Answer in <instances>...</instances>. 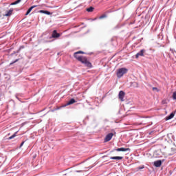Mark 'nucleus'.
<instances>
[{"label": "nucleus", "mask_w": 176, "mask_h": 176, "mask_svg": "<svg viewBox=\"0 0 176 176\" xmlns=\"http://www.w3.org/2000/svg\"><path fill=\"white\" fill-rule=\"evenodd\" d=\"M127 69L124 67H122L118 69L117 71V76L119 79L123 76L125 74H127Z\"/></svg>", "instance_id": "f257e3e1"}, {"label": "nucleus", "mask_w": 176, "mask_h": 176, "mask_svg": "<svg viewBox=\"0 0 176 176\" xmlns=\"http://www.w3.org/2000/svg\"><path fill=\"white\" fill-rule=\"evenodd\" d=\"M82 64H84L85 67H87L88 68H91L93 67L91 65V63L87 60V58L86 56H84L82 60H81Z\"/></svg>", "instance_id": "f03ea898"}, {"label": "nucleus", "mask_w": 176, "mask_h": 176, "mask_svg": "<svg viewBox=\"0 0 176 176\" xmlns=\"http://www.w3.org/2000/svg\"><path fill=\"white\" fill-rule=\"evenodd\" d=\"M113 151H116V152H130L131 149L130 148H115Z\"/></svg>", "instance_id": "7ed1b4c3"}, {"label": "nucleus", "mask_w": 176, "mask_h": 176, "mask_svg": "<svg viewBox=\"0 0 176 176\" xmlns=\"http://www.w3.org/2000/svg\"><path fill=\"white\" fill-rule=\"evenodd\" d=\"M60 36H61V35L57 32V30H54L50 39H52V38H60Z\"/></svg>", "instance_id": "20e7f679"}, {"label": "nucleus", "mask_w": 176, "mask_h": 176, "mask_svg": "<svg viewBox=\"0 0 176 176\" xmlns=\"http://www.w3.org/2000/svg\"><path fill=\"white\" fill-rule=\"evenodd\" d=\"M74 58H76L77 60H78V61H80V63L82 61V60H83V58L85 57V56H79V54L78 53H77V52H75L74 54Z\"/></svg>", "instance_id": "39448f33"}, {"label": "nucleus", "mask_w": 176, "mask_h": 176, "mask_svg": "<svg viewBox=\"0 0 176 176\" xmlns=\"http://www.w3.org/2000/svg\"><path fill=\"white\" fill-rule=\"evenodd\" d=\"M112 137H113V133H108L104 138V142H108L111 141V140H112Z\"/></svg>", "instance_id": "423d86ee"}, {"label": "nucleus", "mask_w": 176, "mask_h": 176, "mask_svg": "<svg viewBox=\"0 0 176 176\" xmlns=\"http://www.w3.org/2000/svg\"><path fill=\"white\" fill-rule=\"evenodd\" d=\"M75 102H76V100L74 98H72L63 107H68V105H72V104H75Z\"/></svg>", "instance_id": "0eeeda50"}, {"label": "nucleus", "mask_w": 176, "mask_h": 176, "mask_svg": "<svg viewBox=\"0 0 176 176\" xmlns=\"http://www.w3.org/2000/svg\"><path fill=\"white\" fill-rule=\"evenodd\" d=\"M124 94H125V93H124V91H120L119 92L118 97H119V98H120V100L121 101H124Z\"/></svg>", "instance_id": "6e6552de"}, {"label": "nucleus", "mask_w": 176, "mask_h": 176, "mask_svg": "<svg viewBox=\"0 0 176 176\" xmlns=\"http://www.w3.org/2000/svg\"><path fill=\"white\" fill-rule=\"evenodd\" d=\"M144 53H145V50H141L139 52H138L135 55V58H138V57L140 56L141 57L144 56Z\"/></svg>", "instance_id": "1a4fd4ad"}, {"label": "nucleus", "mask_w": 176, "mask_h": 176, "mask_svg": "<svg viewBox=\"0 0 176 176\" xmlns=\"http://www.w3.org/2000/svg\"><path fill=\"white\" fill-rule=\"evenodd\" d=\"M12 14H13V8H10L9 11L6 12L5 16L9 17L10 16H12Z\"/></svg>", "instance_id": "9d476101"}, {"label": "nucleus", "mask_w": 176, "mask_h": 176, "mask_svg": "<svg viewBox=\"0 0 176 176\" xmlns=\"http://www.w3.org/2000/svg\"><path fill=\"white\" fill-rule=\"evenodd\" d=\"M38 6H31L28 11L26 12L25 16H28V14H30V13H31V12L32 11V9L37 8Z\"/></svg>", "instance_id": "9b49d317"}, {"label": "nucleus", "mask_w": 176, "mask_h": 176, "mask_svg": "<svg viewBox=\"0 0 176 176\" xmlns=\"http://www.w3.org/2000/svg\"><path fill=\"white\" fill-rule=\"evenodd\" d=\"M155 167H160L162 166V160H159L154 162Z\"/></svg>", "instance_id": "f8f14e48"}, {"label": "nucleus", "mask_w": 176, "mask_h": 176, "mask_svg": "<svg viewBox=\"0 0 176 176\" xmlns=\"http://www.w3.org/2000/svg\"><path fill=\"white\" fill-rule=\"evenodd\" d=\"M175 113H171L170 115L167 116L165 118L166 120H170L174 118Z\"/></svg>", "instance_id": "ddd939ff"}, {"label": "nucleus", "mask_w": 176, "mask_h": 176, "mask_svg": "<svg viewBox=\"0 0 176 176\" xmlns=\"http://www.w3.org/2000/svg\"><path fill=\"white\" fill-rule=\"evenodd\" d=\"M110 159L111 160H122V159H123V157H120V156L110 157Z\"/></svg>", "instance_id": "4468645a"}, {"label": "nucleus", "mask_w": 176, "mask_h": 176, "mask_svg": "<svg viewBox=\"0 0 176 176\" xmlns=\"http://www.w3.org/2000/svg\"><path fill=\"white\" fill-rule=\"evenodd\" d=\"M39 13H43L44 14H47L48 16H50V14H52V12L47 10H40Z\"/></svg>", "instance_id": "2eb2a0df"}, {"label": "nucleus", "mask_w": 176, "mask_h": 176, "mask_svg": "<svg viewBox=\"0 0 176 176\" xmlns=\"http://www.w3.org/2000/svg\"><path fill=\"white\" fill-rule=\"evenodd\" d=\"M131 86L132 87H138V82H131Z\"/></svg>", "instance_id": "dca6fc26"}, {"label": "nucleus", "mask_w": 176, "mask_h": 176, "mask_svg": "<svg viewBox=\"0 0 176 176\" xmlns=\"http://www.w3.org/2000/svg\"><path fill=\"white\" fill-rule=\"evenodd\" d=\"M19 131L15 132L12 135L8 138V140H13L14 137H16Z\"/></svg>", "instance_id": "f3484780"}, {"label": "nucleus", "mask_w": 176, "mask_h": 176, "mask_svg": "<svg viewBox=\"0 0 176 176\" xmlns=\"http://www.w3.org/2000/svg\"><path fill=\"white\" fill-rule=\"evenodd\" d=\"M20 2H21V0H16V1L13 2V3H11V6H13V5H17L19 3H20Z\"/></svg>", "instance_id": "a211bd4d"}, {"label": "nucleus", "mask_w": 176, "mask_h": 176, "mask_svg": "<svg viewBox=\"0 0 176 176\" xmlns=\"http://www.w3.org/2000/svg\"><path fill=\"white\" fill-rule=\"evenodd\" d=\"M94 10V8L92 6L87 8V12H89V13L93 12Z\"/></svg>", "instance_id": "6ab92c4d"}, {"label": "nucleus", "mask_w": 176, "mask_h": 176, "mask_svg": "<svg viewBox=\"0 0 176 176\" xmlns=\"http://www.w3.org/2000/svg\"><path fill=\"white\" fill-rule=\"evenodd\" d=\"M173 99L176 100V91H174L173 93Z\"/></svg>", "instance_id": "aec40b11"}, {"label": "nucleus", "mask_w": 176, "mask_h": 176, "mask_svg": "<svg viewBox=\"0 0 176 176\" xmlns=\"http://www.w3.org/2000/svg\"><path fill=\"white\" fill-rule=\"evenodd\" d=\"M105 17H107V15L106 14H103V15H101L100 16H99V19L101 20L102 19H105Z\"/></svg>", "instance_id": "412c9836"}, {"label": "nucleus", "mask_w": 176, "mask_h": 176, "mask_svg": "<svg viewBox=\"0 0 176 176\" xmlns=\"http://www.w3.org/2000/svg\"><path fill=\"white\" fill-rule=\"evenodd\" d=\"M17 61H19V59H16L15 60L11 62V63H10V65H12V64H14V63H17Z\"/></svg>", "instance_id": "4be33fe9"}, {"label": "nucleus", "mask_w": 176, "mask_h": 176, "mask_svg": "<svg viewBox=\"0 0 176 176\" xmlns=\"http://www.w3.org/2000/svg\"><path fill=\"white\" fill-rule=\"evenodd\" d=\"M76 53H78V54H86V53L82 51H78L76 52Z\"/></svg>", "instance_id": "5701e85b"}, {"label": "nucleus", "mask_w": 176, "mask_h": 176, "mask_svg": "<svg viewBox=\"0 0 176 176\" xmlns=\"http://www.w3.org/2000/svg\"><path fill=\"white\" fill-rule=\"evenodd\" d=\"M144 168H145V166H144V165L138 167V170H142Z\"/></svg>", "instance_id": "b1692460"}, {"label": "nucleus", "mask_w": 176, "mask_h": 176, "mask_svg": "<svg viewBox=\"0 0 176 176\" xmlns=\"http://www.w3.org/2000/svg\"><path fill=\"white\" fill-rule=\"evenodd\" d=\"M25 143V141H23V142L21 143V144H20V146H19V148H21V147L23 146V145H24Z\"/></svg>", "instance_id": "393cba45"}, {"label": "nucleus", "mask_w": 176, "mask_h": 176, "mask_svg": "<svg viewBox=\"0 0 176 176\" xmlns=\"http://www.w3.org/2000/svg\"><path fill=\"white\" fill-rule=\"evenodd\" d=\"M153 90H156L157 92H159V89H157V87H153Z\"/></svg>", "instance_id": "a878e982"}, {"label": "nucleus", "mask_w": 176, "mask_h": 176, "mask_svg": "<svg viewBox=\"0 0 176 176\" xmlns=\"http://www.w3.org/2000/svg\"><path fill=\"white\" fill-rule=\"evenodd\" d=\"M15 97H16V100H19V101H20V99H19V98L17 94L15 95Z\"/></svg>", "instance_id": "bb28decb"}, {"label": "nucleus", "mask_w": 176, "mask_h": 176, "mask_svg": "<svg viewBox=\"0 0 176 176\" xmlns=\"http://www.w3.org/2000/svg\"><path fill=\"white\" fill-rule=\"evenodd\" d=\"M170 52H173H173H174L175 53H176V51H175V50H173V49H170Z\"/></svg>", "instance_id": "cd10ccee"}, {"label": "nucleus", "mask_w": 176, "mask_h": 176, "mask_svg": "<svg viewBox=\"0 0 176 176\" xmlns=\"http://www.w3.org/2000/svg\"><path fill=\"white\" fill-rule=\"evenodd\" d=\"M76 173H82V170H76Z\"/></svg>", "instance_id": "c85d7f7f"}, {"label": "nucleus", "mask_w": 176, "mask_h": 176, "mask_svg": "<svg viewBox=\"0 0 176 176\" xmlns=\"http://www.w3.org/2000/svg\"><path fill=\"white\" fill-rule=\"evenodd\" d=\"M174 153H176V150L174 151Z\"/></svg>", "instance_id": "c756f323"}, {"label": "nucleus", "mask_w": 176, "mask_h": 176, "mask_svg": "<svg viewBox=\"0 0 176 176\" xmlns=\"http://www.w3.org/2000/svg\"><path fill=\"white\" fill-rule=\"evenodd\" d=\"M33 157H34V159H35L36 156H34Z\"/></svg>", "instance_id": "7c9ffc66"}]
</instances>
